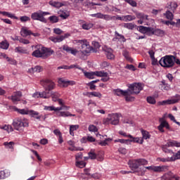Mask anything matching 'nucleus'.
<instances>
[{
	"instance_id": "obj_25",
	"label": "nucleus",
	"mask_w": 180,
	"mask_h": 180,
	"mask_svg": "<svg viewBox=\"0 0 180 180\" xmlns=\"http://www.w3.org/2000/svg\"><path fill=\"white\" fill-rule=\"evenodd\" d=\"M86 95L89 96V98H91V96H94L96 98H102V94L99 91H91V92H87Z\"/></svg>"
},
{
	"instance_id": "obj_44",
	"label": "nucleus",
	"mask_w": 180,
	"mask_h": 180,
	"mask_svg": "<svg viewBox=\"0 0 180 180\" xmlns=\"http://www.w3.org/2000/svg\"><path fill=\"white\" fill-rule=\"evenodd\" d=\"M168 147H180V143L177 141H172L167 143Z\"/></svg>"
},
{
	"instance_id": "obj_38",
	"label": "nucleus",
	"mask_w": 180,
	"mask_h": 180,
	"mask_svg": "<svg viewBox=\"0 0 180 180\" xmlns=\"http://www.w3.org/2000/svg\"><path fill=\"white\" fill-rule=\"evenodd\" d=\"M160 180H172V173L170 172L165 174Z\"/></svg>"
},
{
	"instance_id": "obj_35",
	"label": "nucleus",
	"mask_w": 180,
	"mask_h": 180,
	"mask_svg": "<svg viewBox=\"0 0 180 180\" xmlns=\"http://www.w3.org/2000/svg\"><path fill=\"white\" fill-rule=\"evenodd\" d=\"M174 159L172 157L171 158H158L157 161H160L161 162H172Z\"/></svg>"
},
{
	"instance_id": "obj_58",
	"label": "nucleus",
	"mask_w": 180,
	"mask_h": 180,
	"mask_svg": "<svg viewBox=\"0 0 180 180\" xmlns=\"http://www.w3.org/2000/svg\"><path fill=\"white\" fill-rule=\"evenodd\" d=\"M28 115H30V116L34 117V116H39V112L30 110L28 111Z\"/></svg>"
},
{
	"instance_id": "obj_57",
	"label": "nucleus",
	"mask_w": 180,
	"mask_h": 180,
	"mask_svg": "<svg viewBox=\"0 0 180 180\" xmlns=\"http://www.w3.org/2000/svg\"><path fill=\"white\" fill-rule=\"evenodd\" d=\"M103 15L104 14H102V13L91 14L92 18H97L98 19H103Z\"/></svg>"
},
{
	"instance_id": "obj_37",
	"label": "nucleus",
	"mask_w": 180,
	"mask_h": 180,
	"mask_svg": "<svg viewBox=\"0 0 180 180\" xmlns=\"http://www.w3.org/2000/svg\"><path fill=\"white\" fill-rule=\"evenodd\" d=\"M84 74L86 78L94 79V78H95L96 72H84Z\"/></svg>"
},
{
	"instance_id": "obj_18",
	"label": "nucleus",
	"mask_w": 180,
	"mask_h": 180,
	"mask_svg": "<svg viewBox=\"0 0 180 180\" xmlns=\"http://www.w3.org/2000/svg\"><path fill=\"white\" fill-rule=\"evenodd\" d=\"M72 68H77V70H82L81 67L78 65H70V66L68 65H62L58 67V70H71Z\"/></svg>"
},
{
	"instance_id": "obj_31",
	"label": "nucleus",
	"mask_w": 180,
	"mask_h": 180,
	"mask_svg": "<svg viewBox=\"0 0 180 180\" xmlns=\"http://www.w3.org/2000/svg\"><path fill=\"white\" fill-rule=\"evenodd\" d=\"M49 5H51V6H53V8H61V6H64V4H63L62 3H60L58 1H54L53 0L49 1Z\"/></svg>"
},
{
	"instance_id": "obj_61",
	"label": "nucleus",
	"mask_w": 180,
	"mask_h": 180,
	"mask_svg": "<svg viewBox=\"0 0 180 180\" xmlns=\"http://www.w3.org/2000/svg\"><path fill=\"white\" fill-rule=\"evenodd\" d=\"M53 33H55V34H63L64 32L60 28H54Z\"/></svg>"
},
{
	"instance_id": "obj_9",
	"label": "nucleus",
	"mask_w": 180,
	"mask_h": 180,
	"mask_svg": "<svg viewBox=\"0 0 180 180\" xmlns=\"http://www.w3.org/2000/svg\"><path fill=\"white\" fill-rule=\"evenodd\" d=\"M144 88V84L141 83H133L129 86V89L131 93L135 95H139Z\"/></svg>"
},
{
	"instance_id": "obj_40",
	"label": "nucleus",
	"mask_w": 180,
	"mask_h": 180,
	"mask_svg": "<svg viewBox=\"0 0 180 180\" xmlns=\"http://www.w3.org/2000/svg\"><path fill=\"white\" fill-rule=\"evenodd\" d=\"M136 15L137 19L146 20H148V15H147L143 13H136Z\"/></svg>"
},
{
	"instance_id": "obj_10",
	"label": "nucleus",
	"mask_w": 180,
	"mask_h": 180,
	"mask_svg": "<svg viewBox=\"0 0 180 180\" xmlns=\"http://www.w3.org/2000/svg\"><path fill=\"white\" fill-rule=\"evenodd\" d=\"M144 169L147 171H153V172H167L168 171V166L162 165V166H148V167H143Z\"/></svg>"
},
{
	"instance_id": "obj_53",
	"label": "nucleus",
	"mask_w": 180,
	"mask_h": 180,
	"mask_svg": "<svg viewBox=\"0 0 180 180\" xmlns=\"http://www.w3.org/2000/svg\"><path fill=\"white\" fill-rule=\"evenodd\" d=\"M20 22H22V23H25L26 22H30V17L27 15L21 16L20 18Z\"/></svg>"
},
{
	"instance_id": "obj_33",
	"label": "nucleus",
	"mask_w": 180,
	"mask_h": 180,
	"mask_svg": "<svg viewBox=\"0 0 180 180\" xmlns=\"http://www.w3.org/2000/svg\"><path fill=\"white\" fill-rule=\"evenodd\" d=\"M163 15L168 20H172L174 19V13L169 10H167Z\"/></svg>"
},
{
	"instance_id": "obj_26",
	"label": "nucleus",
	"mask_w": 180,
	"mask_h": 180,
	"mask_svg": "<svg viewBox=\"0 0 180 180\" xmlns=\"http://www.w3.org/2000/svg\"><path fill=\"white\" fill-rule=\"evenodd\" d=\"M49 95L51 96L53 102H57V100H58L60 96H61V95H60L57 91H51V94L49 93Z\"/></svg>"
},
{
	"instance_id": "obj_6",
	"label": "nucleus",
	"mask_w": 180,
	"mask_h": 180,
	"mask_svg": "<svg viewBox=\"0 0 180 180\" xmlns=\"http://www.w3.org/2000/svg\"><path fill=\"white\" fill-rule=\"evenodd\" d=\"M47 15H50V13L49 12L39 11L31 14V19L32 20H39V22H42V23H46L47 20L44 16Z\"/></svg>"
},
{
	"instance_id": "obj_42",
	"label": "nucleus",
	"mask_w": 180,
	"mask_h": 180,
	"mask_svg": "<svg viewBox=\"0 0 180 180\" xmlns=\"http://www.w3.org/2000/svg\"><path fill=\"white\" fill-rule=\"evenodd\" d=\"M122 56L127 60V61H129V63H133V58L130 57V55L129 54V51H124L122 52Z\"/></svg>"
},
{
	"instance_id": "obj_63",
	"label": "nucleus",
	"mask_w": 180,
	"mask_h": 180,
	"mask_svg": "<svg viewBox=\"0 0 180 180\" xmlns=\"http://www.w3.org/2000/svg\"><path fill=\"white\" fill-rule=\"evenodd\" d=\"M174 161L176 160H180V151L179 150L174 156H172Z\"/></svg>"
},
{
	"instance_id": "obj_41",
	"label": "nucleus",
	"mask_w": 180,
	"mask_h": 180,
	"mask_svg": "<svg viewBox=\"0 0 180 180\" xmlns=\"http://www.w3.org/2000/svg\"><path fill=\"white\" fill-rule=\"evenodd\" d=\"M115 37L112 39V41H116V40H121L122 39L124 40V36L119 34V32L117 31L115 32Z\"/></svg>"
},
{
	"instance_id": "obj_48",
	"label": "nucleus",
	"mask_w": 180,
	"mask_h": 180,
	"mask_svg": "<svg viewBox=\"0 0 180 180\" xmlns=\"http://www.w3.org/2000/svg\"><path fill=\"white\" fill-rule=\"evenodd\" d=\"M146 101L148 102V103H150V105H155L156 103V101H155V98L153 97V96H148L146 98Z\"/></svg>"
},
{
	"instance_id": "obj_2",
	"label": "nucleus",
	"mask_w": 180,
	"mask_h": 180,
	"mask_svg": "<svg viewBox=\"0 0 180 180\" xmlns=\"http://www.w3.org/2000/svg\"><path fill=\"white\" fill-rule=\"evenodd\" d=\"M77 43L82 44V51L79 52V54H81L80 58L82 60H84L85 56H86V54H89V53H91V51H93V53H96V49L91 46L86 39L77 40Z\"/></svg>"
},
{
	"instance_id": "obj_56",
	"label": "nucleus",
	"mask_w": 180,
	"mask_h": 180,
	"mask_svg": "<svg viewBox=\"0 0 180 180\" xmlns=\"http://www.w3.org/2000/svg\"><path fill=\"white\" fill-rule=\"evenodd\" d=\"M3 130H6L9 133V131H13V128L11 125H5L4 127H1Z\"/></svg>"
},
{
	"instance_id": "obj_3",
	"label": "nucleus",
	"mask_w": 180,
	"mask_h": 180,
	"mask_svg": "<svg viewBox=\"0 0 180 180\" xmlns=\"http://www.w3.org/2000/svg\"><path fill=\"white\" fill-rule=\"evenodd\" d=\"M35 49H36L32 52V56H33V57H36L37 58L44 57V56H50L54 53V51L40 45H37Z\"/></svg>"
},
{
	"instance_id": "obj_55",
	"label": "nucleus",
	"mask_w": 180,
	"mask_h": 180,
	"mask_svg": "<svg viewBox=\"0 0 180 180\" xmlns=\"http://www.w3.org/2000/svg\"><path fill=\"white\" fill-rule=\"evenodd\" d=\"M51 23H57L58 22V17L52 15L49 18Z\"/></svg>"
},
{
	"instance_id": "obj_34",
	"label": "nucleus",
	"mask_w": 180,
	"mask_h": 180,
	"mask_svg": "<svg viewBox=\"0 0 180 180\" xmlns=\"http://www.w3.org/2000/svg\"><path fill=\"white\" fill-rule=\"evenodd\" d=\"M13 110L15 112H18V113H20V115H29V110L25 109H19L16 107H13Z\"/></svg>"
},
{
	"instance_id": "obj_5",
	"label": "nucleus",
	"mask_w": 180,
	"mask_h": 180,
	"mask_svg": "<svg viewBox=\"0 0 180 180\" xmlns=\"http://www.w3.org/2000/svg\"><path fill=\"white\" fill-rule=\"evenodd\" d=\"M159 64L164 68H172L175 65V56L166 55L161 58Z\"/></svg>"
},
{
	"instance_id": "obj_7",
	"label": "nucleus",
	"mask_w": 180,
	"mask_h": 180,
	"mask_svg": "<svg viewBox=\"0 0 180 180\" xmlns=\"http://www.w3.org/2000/svg\"><path fill=\"white\" fill-rule=\"evenodd\" d=\"M40 84L45 91H48L46 92H49L50 91H53V89H56V83L53 82V80L50 79H44L40 81Z\"/></svg>"
},
{
	"instance_id": "obj_1",
	"label": "nucleus",
	"mask_w": 180,
	"mask_h": 180,
	"mask_svg": "<svg viewBox=\"0 0 180 180\" xmlns=\"http://www.w3.org/2000/svg\"><path fill=\"white\" fill-rule=\"evenodd\" d=\"M128 164L132 171L137 169V172L142 171L143 172H146V169H144V166L143 165H147L148 161L146 160V159H136L129 160Z\"/></svg>"
},
{
	"instance_id": "obj_22",
	"label": "nucleus",
	"mask_w": 180,
	"mask_h": 180,
	"mask_svg": "<svg viewBox=\"0 0 180 180\" xmlns=\"http://www.w3.org/2000/svg\"><path fill=\"white\" fill-rule=\"evenodd\" d=\"M165 33V32L162 30H160V29L154 30V28H152L150 34H155V36L162 37L164 36Z\"/></svg>"
},
{
	"instance_id": "obj_16",
	"label": "nucleus",
	"mask_w": 180,
	"mask_h": 180,
	"mask_svg": "<svg viewBox=\"0 0 180 180\" xmlns=\"http://www.w3.org/2000/svg\"><path fill=\"white\" fill-rule=\"evenodd\" d=\"M139 31L140 33H143V34H146V33H148V34H151V32H153V27L141 25L139 27Z\"/></svg>"
},
{
	"instance_id": "obj_29",
	"label": "nucleus",
	"mask_w": 180,
	"mask_h": 180,
	"mask_svg": "<svg viewBox=\"0 0 180 180\" xmlns=\"http://www.w3.org/2000/svg\"><path fill=\"white\" fill-rule=\"evenodd\" d=\"M167 8L169 9V11H172L174 13L175 11H176V8H178V4H176L175 1H172L168 5Z\"/></svg>"
},
{
	"instance_id": "obj_43",
	"label": "nucleus",
	"mask_w": 180,
	"mask_h": 180,
	"mask_svg": "<svg viewBox=\"0 0 180 180\" xmlns=\"http://www.w3.org/2000/svg\"><path fill=\"white\" fill-rule=\"evenodd\" d=\"M131 20H136V16L134 15H124V22H131Z\"/></svg>"
},
{
	"instance_id": "obj_17",
	"label": "nucleus",
	"mask_w": 180,
	"mask_h": 180,
	"mask_svg": "<svg viewBox=\"0 0 180 180\" xmlns=\"http://www.w3.org/2000/svg\"><path fill=\"white\" fill-rule=\"evenodd\" d=\"M63 50H64V51H66V53H70V54H72L73 56H77V53H78V51L77 49H74L68 46V45H63Z\"/></svg>"
},
{
	"instance_id": "obj_15",
	"label": "nucleus",
	"mask_w": 180,
	"mask_h": 180,
	"mask_svg": "<svg viewBox=\"0 0 180 180\" xmlns=\"http://www.w3.org/2000/svg\"><path fill=\"white\" fill-rule=\"evenodd\" d=\"M20 98H22V91H18L11 96V99L13 103H16L20 101Z\"/></svg>"
},
{
	"instance_id": "obj_4",
	"label": "nucleus",
	"mask_w": 180,
	"mask_h": 180,
	"mask_svg": "<svg viewBox=\"0 0 180 180\" xmlns=\"http://www.w3.org/2000/svg\"><path fill=\"white\" fill-rule=\"evenodd\" d=\"M13 126L15 130L22 133L25 130V127H29V121L25 118L18 117L13 120Z\"/></svg>"
},
{
	"instance_id": "obj_64",
	"label": "nucleus",
	"mask_w": 180,
	"mask_h": 180,
	"mask_svg": "<svg viewBox=\"0 0 180 180\" xmlns=\"http://www.w3.org/2000/svg\"><path fill=\"white\" fill-rule=\"evenodd\" d=\"M76 161H81L82 160V153H79L75 156Z\"/></svg>"
},
{
	"instance_id": "obj_54",
	"label": "nucleus",
	"mask_w": 180,
	"mask_h": 180,
	"mask_svg": "<svg viewBox=\"0 0 180 180\" xmlns=\"http://www.w3.org/2000/svg\"><path fill=\"white\" fill-rule=\"evenodd\" d=\"M124 2H127V4H129L131 6H133L134 8H136L137 6V2L134 0H124Z\"/></svg>"
},
{
	"instance_id": "obj_13",
	"label": "nucleus",
	"mask_w": 180,
	"mask_h": 180,
	"mask_svg": "<svg viewBox=\"0 0 180 180\" xmlns=\"http://www.w3.org/2000/svg\"><path fill=\"white\" fill-rule=\"evenodd\" d=\"M180 101V96L176 95V97L174 98H172L171 100H166L160 102V105H174V103H178Z\"/></svg>"
},
{
	"instance_id": "obj_8",
	"label": "nucleus",
	"mask_w": 180,
	"mask_h": 180,
	"mask_svg": "<svg viewBox=\"0 0 180 180\" xmlns=\"http://www.w3.org/2000/svg\"><path fill=\"white\" fill-rule=\"evenodd\" d=\"M105 124H119V115L117 113H113L108 115V117L104 120Z\"/></svg>"
},
{
	"instance_id": "obj_27",
	"label": "nucleus",
	"mask_w": 180,
	"mask_h": 180,
	"mask_svg": "<svg viewBox=\"0 0 180 180\" xmlns=\"http://www.w3.org/2000/svg\"><path fill=\"white\" fill-rule=\"evenodd\" d=\"M128 141H130L131 143H138L139 144H143V139H141L139 138H134L131 135H129Z\"/></svg>"
},
{
	"instance_id": "obj_20",
	"label": "nucleus",
	"mask_w": 180,
	"mask_h": 180,
	"mask_svg": "<svg viewBox=\"0 0 180 180\" xmlns=\"http://www.w3.org/2000/svg\"><path fill=\"white\" fill-rule=\"evenodd\" d=\"M105 55L108 60H113L115 58V55L113 54V50L110 48L105 49Z\"/></svg>"
},
{
	"instance_id": "obj_62",
	"label": "nucleus",
	"mask_w": 180,
	"mask_h": 180,
	"mask_svg": "<svg viewBox=\"0 0 180 180\" xmlns=\"http://www.w3.org/2000/svg\"><path fill=\"white\" fill-rule=\"evenodd\" d=\"M89 157L91 158V160H96V158H98L97 155L92 152L89 153Z\"/></svg>"
},
{
	"instance_id": "obj_23",
	"label": "nucleus",
	"mask_w": 180,
	"mask_h": 180,
	"mask_svg": "<svg viewBox=\"0 0 180 180\" xmlns=\"http://www.w3.org/2000/svg\"><path fill=\"white\" fill-rule=\"evenodd\" d=\"M21 36H22V37H27V36H30L32 35V31L27 30L26 27H22L21 28Z\"/></svg>"
},
{
	"instance_id": "obj_46",
	"label": "nucleus",
	"mask_w": 180,
	"mask_h": 180,
	"mask_svg": "<svg viewBox=\"0 0 180 180\" xmlns=\"http://www.w3.org/2000/svg\"><path fill=\"white\" fill-rule=\"evenodd\" d=\"M1 14L4 16H7V18H11V19H18V17L15 16V15L9 12L3 11V12H1Z\"/></svg>"
},
{
	"instance_id": "obj_51",
	"label": "nucleus",
	"mask_w": 180,
	"mask_h": 180,
	"mask_svg": "<svg viewBox=\"0 0 180 180\" xmlns=\"http://www.w3.org/2000/svg\"><path fill=\"white\" fill-rule=\"evenodd\" d=\"M96 77H108V72L105 71H96Z\"/></svg>"
},
{
	"instance_id": "obj_11",
	"label": "nucleus",
	"mask_w": 180,
	"mask_h": 180,
	"mask_svg": "<svg viewBox=\"0 0 180 180\" xmlns=\"http://www.w3.org/2000/svg\"><path fill=\"white\" fill-rule=\"evenodd\" d=\"M160 125L158 127V130L160 131V133H165V130H164V127L167 130L171 129V127H169V124L167 120H165V117H160L159 119Z\"/></svg>"
},
{
	"instance_id": "obj_36",
	"label": "nucleus",
	"mask_w": 180,
	"mask_h": 180,
	"mask_svg": "<svg viewBox=\"0 0 180 180\" xmlns=\"http://www.w3.org/2000/svg\"><path fill=\"white\" fill-rule=\"evenodd\" d=\"M84 30H89L94 27V24L92 22H86L82 25Z\"/></svg>"
},
{
	"instance_id": "obj_47",
	"label": "nucleus",
	"mask_w": 180,
	"mask_h": 180,
	"mask_svg": "<svg viewBox=\"0 0 180 180\" xmlns=\"http://www.w3.org/2000/svg\"><path fill=\"white\" fill-rule=\"evenodd\" d=\"M143 139L144 140H148V139H150L151 137V135H150V133L146 130L141 131Z\"/></svg>"
},
{
	"instance_id": "obj_50",
	"label": "nucleus",
	"mask_w": 180,
	"mask_h": 180,
	"mask_svg": "<svg viewBox=\"0 0 180 180\" xmlns=\"http://www.w3.org/2000/svg\"><path fill=\"white\" fill-rule=\"evenodd\" d=\"M86 165V163L82 160L76 161V167H78L79 168H84Z\"/></svg>"
},
{
	"instance_id": "obj_24",
	"label": "nucleus",
	"mask_w": 180,
	"mask_h": 180,
	"mask_svg": "<svg viewBox=\"0 0 180 180\" xmlns=\"http://www.w3.org/2000/svg\"><path fill=\"white\" fill-rule=\"evenodd\" d=\"M41 71H43V68L39 65L32 68L28 70L30 74H34V72H41Z\"/></svg>"
},
{
	"instance_id": "obj_59",
	"label": "nucleus",
	"mask_w": 180,
	"mask_h": 180,
	"mask_svg": "<svg viewBox=\"0 0 180 180\" xmlns=\"http://www.w3.org/2000/svg\"><path fill=\"white\" fill-rule=\"evenodd\" d=\"M82 140H86L87 141H89L90 143H94L95 141V138L94 136H87V137H83Z\"/></svg>"
},
{
	"instance_id": "obj_45",
	"label": "nucleus",
	"mask_w": 180,
	"mask_h": 180,
	"mask_svg": "<svg viewBox=\"0 0 180 180\" xmlns=\"http://www.w3.org/2000/svg\"><path fill=\"white\" fill-rule=\"evenodd\" d=\"M123 27L125 29H129V30H133V29L136 27V25L131 22H127V23H124Z\"/></svg>"
},
{
	"instance_id": "obj_32",
	"label": "nucleus",
	"mask_w": 180,
	"mask_h": 180,
	"mask_svg": "<svg viewBox=\"0 0 180 180\" xmlns=\"http://www.w3.org/2000/svg\"><path fill=\"white\" fill-rule=\"evenodd\" d=\"M0 49H3V50H8L9 49V42L6 39L2 41L0 43Z\"/></svg>"
},
{
	"instance_id": "obj_49",
	"label": "nucleus",
	"mask_w": 180,
	"mask_h": 180,
	"mask_svg": "<svg viewBox=\"0 0 180 180\" xmlns=\"http://www.w3.org/2000/svg\"><path fill=\"white\" fill-rule=\"evenodd\" d=\"M115 18H116V16H115V15L112 16L110 15L104 14L103 19L104 20L109 21V20H115Z\"/></svg>"
},
{
	"instance_id": "obj_14",
	"label": "nucleus",
	"mask_w": 180,
	"mask_h": 180,
	"mask_svg": "<svg viewBox=\"0 0 180 180\" xmlns=\"http://www.w3.org/2000/svg\"><path fill=\"white\" fill-rule=\"evenodd\" d=\"M32 98H44V99H49L50 98V93L47 91H43L42 93L40 92H35L32 94Z\"/></svg>"
},
{
	"instance_id": "obj_28",
	"label": "nucleus",
	"mask_w": 180,
	"mask_h": 180,
	"mask_svg": "<svg viewBox=\"0 0 180 180\" xmlns=\"http://www.w3.org/2000/svg\"><path fill=\"white\" fill-rule=\"evenodd\" d=\"M14 51L20 54H27V49L20 46L15 47Z\"/></svg>"
},
{
	"instance_id": "obj_19",
	"label": "nucleus",
	"mask_w": 180,
	"mask_h": 180,
	"mask_svg": "<svg viewBox=\"0 0 180 180\" xmlns=\"http://www.w3.org/2000/svg\"><path fill=\"white\" fill-rule=\"evenodd\" d=\"M56 115L58 116V117H68L70 116H73V117H75L76 116L75 114H71V112L68 111L58 112Z\"/></svg>"
},
{
	"instance_id": "obj_21",
	"label": "nucleus",
	"mask_w": 180,
	"mask_h": 180,
	"mask_svg": "<svg viewBox=\"0 0 180 180\" xmlns=\"http://www.w3.org/2000/svg\"><path fill=\"white\" fill-rule=\"evenodd\" d=\"M129 92L130 91H127V90L123 91L120 89H117L115 90V95H117V96H126L129 95Z\"/></svg>"
},
{
	"instance_id": "obj_60",
	"label": "nucleus",
	"mask_w": 180,
	"mask_h": 180,
	"mask_svg": "<svg viewBox=\"0 0 180 180\" xmlns=\"http://www.w3.org/2000/svg\"><path fill=\"white\" fill-rule=\"evenodd\" d=\"M13 144H15V143H13L12 141L4 143V146H5V147H6V148H12Z\"/></svg>"
},
{
	"instance_id": "obj_12",
	"label": "nucleus",
	"mask_w": 180,
	"mask_h": 180,
	"mask_svg": "<svg viewBox=\"0 0 180 180\" xmlns=\"http://www.w3.org/2000/svg\"><path fill=\"white\" fill-rule=\"evenodd\" d=\"M71 34L70 33H66L64 35H60L56 37H50V40L53 41V43H61L65 39H68Z\"/></svg>"
},
{
	"instance_id": "obj_30",
	"label": "nucleus",
	"mask_w": 180,
	"mask_h": 180,
	"mask_svg": "<svg viewBox=\"0 0 180 180\" xmlns=\"http://www.w3.org/2000/svg\"><path fill=\"white\" fill-rule=\"evenodd\" d=\"M127 91H129V93L127 96H125V101L127 102H133V101H134V97L131 96V95H134V94L131 93V90L127 89Z\"/></svg>"
},
{
	"instance_id": "obj_52",
	"label": "nucleus",
	"mask_w": 180,
	"mask_h": 180,
	"mask_svg": "<svg viewBox=\"0 0 180 180\" xmlns=\"http://www.w3.org/2000/svg\"><path fill=\"white\" fill-rule=\"evenodd\" d=\"M89 131H91L93 133H97L98 131V127H96V126L94 125V124H90L89 126Z\"/></svg>"
},
{
	"instance_id": "obj_39",
	"label": "nucleus",
	"mask_w": 180,
	"mask_h": 180,
	"mask_svg": "<svg viewBox=\"0 0 180 180\" xmlns=\"http://www.w3.org/2000/svg\"><path fill=\"white\" fill-rule=\"evenodd\" d=\"M79 129V125L76 124V125H70V136H74V131L75 130H78Z\"/></svg>"
}]
</instances>
